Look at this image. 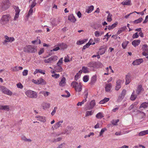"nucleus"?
Instances as JSON below:
<instances>
[{"instance_id":"nucleus-1","label":"nucleus","mask_w":148,"mask_h":148,"mask_svg":"<svg viewBox=\"0 0 148 148\" xmlns=\"http://www.w3.org/2000/svg\"><path fill=\"white\" fill-rule=\"evenodd\" d=\"M71 86L78 92H81L82 89V84L80 83L73 82L71 83Z\"/></svg>"},{"instance_id":"nucleus-2","label":"nucleus","mask_w":148,"mask_h":148,"mask_svg":"<svg viewBox=\"0 0 148 148\" xmlns=\"http://www.w3.org/2000/svg\"><path fill=\"white\" fill-rule=\"evenodd\" d=\"M49 57V56H47L45 57L44 58H46L44 60V62L45 63L48 64L52 63L56 61L58 59V57L55 55L51 56L48 58H46Z\"/></svg>"},{"instance_id":"nucleus-3","label":"nucleus","mask_w":148,"mask_h":148,"mask_svg":"<svg viewBox=\"0 0 148 148\" xmlns=\"http://www.w3.org/2000/svg\"><path fill=\"white\" fill-rule=\"evenodd\" d=\"M11 3L8 0L3 1L0 5V8L3 10H5L8 8L10 5Z\"/></svg>"},{"instance_id":"nucleus-4","label":"nucleus","mask_w":148,"mask_h":148,"mask_svg":"<svg viewBox=\"0 0 148 148\" xmlns=\"http://www.w3.org/2000/svg\"><path fill=\"white\" fill-rule=\"evenodd\" d=\"M102 65V64L99 62L91 61L89 62L87 65L88 67L90 68L96 69L100 67Z\"/></svg>"},{"instance_id":"nucleus-5","label":"nucleus","mask_w":148,"mask_h":148,"mask_svg":"<svg viewBox=\"0 0 148 148\" xmlns=\"http://www.w3.org/2000/svg\"><path fill=\"white\" fill-rule=\"evenodd\" d=\"M23 51L24 52L28 53H33L36 51V49L34 46L29 45L26 46L24 48Z\"/></svg>"},{"instance_id":"nucleus-6","label":"nucleus","mask_w":148,"mask_h":148,"mask_svg":"<svg viewBox=\"0 0 148 148\" xmlns=\"http://www.w3.org/2000/svg\"><path fill=\"white\" fill-rule=\"evenodd\" d=\"M25 94L28 97L32 99H36L38 96L36 92L30 90H27L25 92Z\"/></svg>"},{"instance_id":"nucleus-7","label":"nucleus","mask_w":148,"mask_h":148,"mask_svg":"<svg viewBox=\"0 0 148 148\" xmlns=\"http://www.w3.org/2000/svg\"><path fill=\"white\" fill-rule=\"evenodd\" d=\"M10 18L9 14L3 15L0 20V23L2 25H5L8 22Z\"/></svg>"},{"instance_id":"nucleus-8","label":"nucleus","mask_w":148,"mask_h":148,"mask_svg":"<svg viewBox=\"0 0 148 148\" xmlns=\"http://www.w3.org/2000/svg\"><path fill=\"white\" fill-rule=\"evenodd\" d=\"M32 82L37 84L44 85L46 83L45 80L42 78H39L37 80L33 79Z\"/></svg>"},{"instance_id":"nucleus-9","label":"nucleus","mask_w":148,"mask_h":148,"mask_svg":"<svg viewBox=\"0 0 148 148\" xmlns=\"http://www.w3.org/2000/svg\"><path fill=\"white\" fill-rule=\"evenodd\" d=\"M4 37L5 39L3 42V44L4 45H5L8 42H11L15 40L14 38V37H9L6 35Z\"/></svg>"},{"instance_id":"nucleus-10","label":"nucleus","mask_w":148,"mask_h":148,"mask_svg":"<svg viewBox=\"0 0 148 148\" xmlns=\"http://www.w3.org/2000/svg\"><path fill=\"white\" fill-rule=\"evenodd\" d=\"M63 123V120L60 121L54 124V127H52V128L53 129V130H54V129H57L60 127H62V124Z\"/></svg>"},{"instance_id":"nucleus-11","label":"nucleus","mask_w":148,"mask_h":148,"mask_svg":"<svg viewBox=\"0 0 148 148\" xmlns=\"http://www.w3.org/2000/svg\"><path fill=\"white\" fill-rule=\"evenodd\" d=\"M131 79V75L130 73H128L125 76V83L126 85L129 84Z\"/></svg>"},{"instance_id":"nucleus-12","label":"nucleus","mask_w":148,"mask_h":148,"mask_svg":"<svg viewBox=\"0 0 148 148\" xmlns=\"http://www.w3.org/2000/svg\"><path fill=\"white\" fill-rule=\"evenodd\" d=\"M148 107V102H145L142 103L140 106L139 108L141 110H143Z\"/></svg>"},{"instance_id":"nucleus-13","label":"nucleus","mask_w":148,"mask_h":148,"mask_svg":"<svg viewBox=\"0 0 148 148\" xmlns=\"http://www.w3.org/2000/svg\"><path fill=\"white\" fill-rule=\"evenodd\" d=\"M90 107H86V110H89L93 108L95 105V100L92 101L90 103Z\"/></svg>"},{"instance_id":"nucleus-14","label":"nucleus","mask_w":148,"mask_h":148,"mask_svg":"<svg viewBox=\"0 0 148 148\" xmlns=\"http://www.w3.org/2000/svg\"><path fill=\"white\" fill-rule=\"evenodd\" d=\"M143 62V60L142 59H137L134 61L132 63L134 65H136L140 64L141 63Z\"/></svg>"},{"instance_id":"nucleus-15","label":"nucleus","mask_w":148,"mask_h":148,"mask_svg":"<svg viewBox=\"0 0 148 148\" xmlns=\"http://www.w3.org/2000/svg\"><path fill=\"white\" fill-rule=\"evenodd\" d=\"M42 108L44 110H47L50 107V104L49 103L44 102L42 105Z\"/></svg>"},{"instance_id":"nucleus-16","label":"nucleus","mask_w":148,"mask_h":148,"mask_svg":"<svg viewBox=\"0 0 148 148\" xmlns=\"http://www.w3.org/2000/svg\"><path fill=\"white\" fill-rule=\"evenodd\" d=\"M112 88V84L111 83H108L106 84L105 89V90L107 92H110Z\"/></svg>"},{"instance_id":"nucleus-17","label":"nucleus","mask_w":148,"mask_h":148,"mask_svg":"<svg viewBox=\"0 0 148 148\" xmlns=\"http://www.w3.org/2000/svg\"><path fill=\"white\" fill-rule=\"evenodd\" d=\"M104 33V32L102 31H97L94 32L95 36L97 37L101 36L102 35H103Z\"/></svg>"},{"instance_id":"nucleus-18","label":"nucleus","mask_w":148,"mask_h":148,"mask_svg":"<svg viewBox=\"0 0 148 148\" xmlns=\"http://www.w3.org/2000/svg\"><path fill=\"white\" fill-rule=\"evenodd\" d=\"M121 81L119 79L116 82V86L115 88V89L116 90H118L121 87Z\"/></svg>"},{"instance_id":"nucleus-19","label":"nucleus","mask_w":148,"mask_h":148,"mask_svg":"<svg viewBox=\"0 0 148 148\" xmlns=\"http://www.w3.org/2000/svg\"><path fill=\"white\" fill-rule=\"evenodd\" d=\"M68 20L73 23H75L76 21V19L73 14L69 15L68 18Z\"/></svg>"},{"instance_id":"nucleus-20","label":"nucleus","mask_w":148,"mask_h":148,"mask_svg":"<svg viewBox=\"0 0 148 148\" xmlns=\"http://www.w3.org/2000/svg\"><path fill=\"white\" fill-rule=\"evenodd\" d=\"M140 40H135L133 41L132 44L134 47H136L140 44Z\"/></svg>"},{"instance_id":"nucleus-21","label":"nucleus","mask_w":148,"mask_h":148,"mask_svg":"<svg viewBox=\"0 0 148 148\" xmlns=\"http://www.w3.org/2000/svg\"><path fill=\"white\" fill-rule=\"evenodd\" d=\"M131 2L130 0H125L123 1L121 4L123 5H131Z\"/></svg>"},{"instance_id":"nucleus-22","label":"nucleus","mask_w":148,"mask_h":148,"mask_svg":"<svg viewBox=\"0 0 148 148\" xmlns=\"http://www.w3.org/2000/svg\"><path fill=\"white\" fill-rule=\"evenodd\" d=\"M66 84V79L64 77H63L59 83V85L60 86H64Z\"/></svg>"},{"instance_id":"nucleus-23","label":"nucleus","mask_w":148,"mask_h":148,"mask_svg":"<svg viewBox=\"0 0 148 148\" xmlns=\"http://www.w3.org/2000/svg\"><path fill=\"white\" fill-rule=\"evenodd\" d=\"M60 21H56L55 18L53 19L51 21V23L52 26H55L59 24Z\"/></svg>"},{"instance_id":"nucleus-24","label":"nucleus","mask_w":148,"mask_h":148,"mask_svg":"<svg viewBox=\"0 0 148 148\" xmlns=\"http://www.w3.org/2000/svg\"><path fill=\"white\" fill-rule=\"evenodd\" d=\"M3 93L5 94H6L10 96H11L12 93L11 91L7 89L6 88H5V89L4 91H3Z\"/></svg>"},{"instance_id":"nucleus-25","label":"nucleus","mask_w":148,"mask_h":148,"mask_svg":"<svg viewBox=\"0 0 148 148\" xmlns=\"http://www.w3.org/2000/svg\"><path fill=\"white\" fill-rule=\"evenodd\" d=\"M58 46H59V47L60 49H66L67 47V45L66 44L64 43H60L58 44Z\"/></svg>"},{"instance_id":"nucleus-26","label":"nucleus","mask_w":148,"mask_h":148,"mask_svg":"<svg viewBox=\"0 0 148 148\" xmlns=\"http://www.w3.org/2000/svg\"><path fill=\"white\" fill-rule=\"evenodd\" d=\"M94 111H86L85 113V116L86 117L88 116L92 115L94 113Z\"/></svg>"},{"instance_id":"nucleus-27","label":"nucleus","mask_w":148,"mask_h":148,"mask_svg":"<svg viewBox=\"0 0 148 148\" xmlns=\"http://www.w3.org/2000/svg\"><path fill=\"white\" fill-rule=\"evenodd\" d=\"M36 117L38 118V120L41 122H45L46 121V119L44 117L37 116Z\"/></svg>"},{"instance_id":"nucleus-28","label":"nucleus","mask_w":148,"mask_h":148,"mask_svg":"<svg viewBox=\"0 0 148 148\" xmlns=\"http://www.w3.org/2000/svg\"><path fill=\"white\" fill-rule=\"evenodd\" d=\"M147 134H148V130L140 132L139 133L138 135L139 136H142Z\"/></svg>"},{"instance_id":"nucleus-29","label":"nucleus","mask_w":148,"mask_h":148,"mask_svg":"<svg viewBox=\"0 0 148 148\" xmlns=\"http://www.w3.org/2000/svg\"><path fill=\"white\" fill-rule=\"evenodd\" d=\"M0 109L4 110L9 111V106H0Z\"/></svg>"},{"instance_id":"nucleus-30","label":"nucleus","mask_w":148,"mask_h":148,"mask_svg":"<svg viewBox=\"0 0 148 148\" xmlns=\"http://www.w3.org/2000/svg\"><path fill=\"white\" fill-rule=\"evenodd\" d=\"M143 88L141 85H139L138 86L136 92L138 95L139 94L142 90Z\"/></svg>"},{"instance_id":"nucleus-31","label":"nucleus","mask_w":148,"mask_h":148,"mask_svg":"<svg viewBox=\"0 0 148 148\" xmlns=\"http://www.w3.org/2000/svg\"><path fill=\"white\" fill-rule=\"evenodd\" d=\"M134 94L135 91L134 90L130 97V99L131 100H134L137 97V96L135 95Z\"/></svg>"},{"instance_id":"nucleus-32","label":"nucleus","mask_w":148,"mask_h":148,"mask_svg":"<svg viewBox=\"0 0 148 148\" xmlns=\"http://www.w3.org/2000/svg\"><path fill=\"white\" fill-rule=\"evenodd\" d=\"M99 51L98 52V53L101 55L104 54L105 52V50L103 48V46L99 48Z\"/></svg>"},{"instance_id":"nucleus-33","label":"nucleus","mask_w":148,"mask_h":148,"mask_svg":"<svg viewBox=\"0 0 148 148\" xmlns=\"http://www.w3.org/2000/svg\"><path fill=\"white\" fill-rule=\"evenodd\" d=\"M94 9V6L91 5L88 7V9L86 10V12L88 13H91Z\"/></svg>"},{"instance_id":"nucleus-34","label":"nucleus","mask_w":148,"mask_h":148,"mask_svg":"<svg viewBox=\"0 0 148 148\" xmlns=\"http://www.w3.org/2000/svg\"><path fill=\"white\" fill-rule=\"evenodd\" d=\"M55 70L57 72H60L62 71V69L61 66H56L55 68Z\"/></svg>"},{"instance_id":"nucleus-35","label":"nucleus","mask_w":148,"mask_h":148,"mask_svg":"<svg viewBox=\"0 0 148 148\" xmlns=\"http://www.w3.org/2000/svg\"><path fill=\"white\" fill-rule=\"evenodd\" d=\"M117 22H116L115 23L112 24L111 25H109L108 27V29L109 30H110L116 27V26L118 24Z\"/></svg>"},{"instance_id":"nucleus-36","label":"nucleus","mask_w":148,"mask_h":148,"mask_svg":"<svg viewBox=\"0 0 148 148\" xmlns=\"http://www.w3.org/2000/svg\"><path fill=\"white\" fill-rule=\"evenodd\" d=\"M109 99H110L109 98L106 97L104 98L103 99L101 100L100 101L99 103L101 104H104L108 101Z\"/></svg>"},{"instance_id":"nucleus-37","label":"nucleus","mask_w":148,"mask_h":148,"mask_svg":"<svg viewBox=\"0 0 148 148\" xmlns=\"http://www.w3.org/2000/svg\"><path fill=\"white\" fill-rule=\"evenodd\" d=\"M82 70V72L84 73H89V72L88 68L85 66H83Z\"/></svg>"},{"instance_id":"nucleus-38","label":"nucleus","mask_w":148,"mask_h":148,"mask_svg":"<svg viewBox=\"0 0 148 148\" xmlns=\"http://www.w3.org/2000/svg\"><path fill=\"white\" fill-rule=\"evenodd\" d=\"M142 49L143 51L148 52V46L146 44H144L143 45Z\"/></svg>"},{"instance_id":"nucleus-39","label":"nucleus","mask_w":148,"mask_h":148,"mask_svg":"<svg viewBox=\"0 0 148 148\" xmlns=\"http://www.w3.org/2000/svg\"><path fill=\"white\" fill-rule=\"evenodd\" d=\"M96 117L97 119H101L103 117V113L101 112H99L96 115Z\"/></svg>"},{"instance_id":"nucleus-40","label":"nucleus","mask_w":148,"mask_h":148,"mask_svg":"<svg viewBox=\"0 0 148 148\" xmlns=\"http://www.w3.org/2000/svg\"><path fill=\"white\" fill-rule=\"evenodd\" d=\"M40 93L42 94L45 97L48 96L50 94L49 92L44 91H41L40 92Z\"/></svg>"},{"instance_id":"nucleus-41","label":"nucleus","mask_w":148,"mask_h":148,"mask_svg":"<svg viewBox=\"0 0 148 148\" xmlns=\"http://www.w3.org/2000/svg\"><path fill=\"white\" fill-rule=\"evenodd\" d=\"M143 19L142 18H140L136 20L133 21V23L134 24H138L141 23Z\"/></svg>"},{"instance_id":"nucleus-42","label":"nucleus","mask_w":148,"mask_h":148,"mask_svg":"<svg viewBox=\"0 0 148 148\" xmlns=\"http://www.w3.org/2000/svg\"><path fill=\"white\" fill-rule=\"evenodd\" d=\"M112 15L110 13L108 14L107 16V21H108L110 22L112 21Z\"/></svg>"},{"instance_id":"nucleus-43","label":"nucleus","mask_w":148,"mask_h":148,"mask_svg":"<svg viewBox=\"0 0 148 148\" xmlns=\"http://www.w3.org/2000/svg\"><path fill=\"white\" fill-rule=\"evenodd\" d=\"M129 42L128 41H127L123 42L122 44V47L123 49H125L127 45L128 44Z\"/></svg>"},{"instance_id":"nucleus-44","label":"nucleus","mask_w":148,"mask_h":148,"mask_svg":"<svg viewBox=\"0 0 148 148\" xmlns=\"http://www.w3.org/2000/svg\"><path fill=\"white\" fill-rule=\"evenodd\" d=\"M86 99H84L83 100V101L81 102H79L77 104V106H82V105H83L84 103L86 102Z\"/></svg>"},{"instance_id":"nucleus-45","label":"nucleus","mask_w":148,"mask_h":148,"mask_svg":"<svg viewBox=\"0 0 148 148\" xmlns=\"http://www.w3.org/2000/svg\"><path fill=\"white\" fill-rule=\"evenodd\" d=\"M137 104V102H135L134 103L132 104L129 107V110H131L134 107H135L136 106Z\"/></svg>"},{"instance_id":"nucleus-46","label":"nucleus","mask_w":148,"mask_h":148,"mask_svg":"<svg viewBox=\"0 0 148 148\" xmlns=\"http://www.w3.org/2000/svg\"><path fill=\"white\" fill-rule=\"evenodd\" d=\"M119 120L118 119L117 120H113L112 121V124L115 125H117V123L119 122Z\"/></svg>"},{"instance_id":"nucleus-47","label":"nucleus","mask_w":148,"mask_h":148,"mask_svg":"<svg viewBox=\"0 0 148 148\" xmlns=\"http://www.w3.org/2000/svg\"><path fill=\"white\" fill-rule=\"evenodd\" d=\"M97 80V76L96 75L93 76L91 78V82L92 83H95Z\"/></svg>"},{"instance_id":"nucleus-48","label":"nucleus","mask_w":148,"mask_h":148,"mask_svg":"<svg viewBox=\"0 0 148 148\" xmlns=\"http://www.w3.org/2000/svg\"><path fill=\"white\" fill-rule=\"evenodd\" d=\"M62 138L61 137H59L56 139H53L52 140V141L53 142H58L61 141Z\"/></svg>"},{"instance_id":"nucleus-49","label":"nucleus","mask_w":148,"mask_h":148,"mask_svg":"<svg viewBox=\"0 0 148 148\" xmlns=\"http://www.w3.org/2000/svg\"><path fill=\"white\" fill-rule=\"evenodd\" d=\"M63 58H61L59 60L57 64V66H61V65L62 63L63 62Z\"/></svg>"},{"instance_id":"nucleus-50","label":"nucleus","mask_w":148,"mask_h":148,"mask_svg":"<svg viewBox=\"0 0 148 148\" xmlns=\"http://www.w3.org/2000/svg\"><path fill=\"white\" fill-rule=\"evenodd\" d=\"M83 79L84 82H87L89 80V77L88 76L85 75L83 77Z\"/></svg>"},{"instance_id":"nucleus-51","label":"nucleus","mask_w":148,"mask_h":148,"mask_svg":"<svg viewBox=\"0 0 148 148\" xmlns=\"http://www.w3.org/2000/svg\"><path fill=\"white\" fill-rule=\"evenodd\" d=\"M51 76L52 77H54L55 78H58L60 76L59 74L54 73V72H53V73Z\"/></svg>"},{"instance_id":"nucleus-52","label":"nucleus","mask_w":148,"mask_h":148,"mask_svg":"<svg viewBox=\"0 0 148 148\" xmlns=\"http://www.w3.org/2000/svg\"><path fill=\"white\" fill-rule=\"evenodd\" d=\"M33 12V10L32 8H30L28 13L27 16L29 17L32 15Z\"/></svg>"},{"instance_id":"nucleus-53","label":"nucleus","mask_w":148,"mask_h":148,"mask_svg":"<svg viewBox=\"0 0 148 148\" xmlns=\"http://www.w3.org/2000/svg\"><path fill=\"white\" fill-rule=\"evenodd\" d=\"M84 97L85 99H86L87 98L88 95V90L87 89H85L84 92Z\"/></svg>"},{"instance_id":"nucleus-54","label":"nucleus","mask_w":148,"mask_h":148,"mask_svg":"<svg viewBox=\"0 0 148 148\" xmlns=\"http://www.w3.org/2000/svg\"><path fill=\"white\" fill-rule=\"evenodd\" d=\"M65 92L67 94V95H62L61 96L62 97H68L70 96V93L67 90H66Z\"/></svg>"},{"instance_id":"nucleus-55","label":"nucleus","mask_w":148,"mask_h":148,"mask_svg":"<svg viewBox=\"0 0 148 148\" xmlns=\"http://www.w3.org/2000/svg\"><path fill=\"white\" fill-rule=\"evenodd\" d=\"M57 108H58L56 106L54 107L53 110L51 113V114L52 116H53L55 114Z\"/></svg>"},{"instance_id":"nucleus-56","label":"nucleus","mask_w":148,"mask_h":148,"mask_svg":"<svg viewBox=\"0 0 148 148\" xmlns=\"http://www.w3.org/2000/svg\"><path fill=\"white\" fill-rule=\"evenodd\" d=\"M107 130V129L106 128L102 129L99 133V136H101L103 134L104 132Z\"/></svg>"},{"instance_id":"nucleus-57","label":"nucleus","mask_w":148,"mask_h":148,"mask_svg":"<svg viewBox=\"0 0 148 148\" xmlns=\"http://www.w3.org/2000/svg\"><path fill=\"white\" fill-rule=\"evenodd\" d=\"M14 9L15 10V11L16 12V13H19L20 10L19 9L18 7L16 6L14 8Z\"/></svg>"},{"instance_id":"nucleus-58","label":"nucleus","mask_w":148,"mask_h":148,"mask_svg":"<svg viewBox=\"0 0 148 148\" xmlns=\"http://www.w3.org/2000/svg\"><path fill=\"white\" fill-rule=\"evenodd\" d=\"M85 42L84 40H78L77 41L76 44L77 45H81L83 44Z\"/></svg>"},{"instance_id":"nucleus-59","label":"nucleus","mask_w":148,"mask_h":148,"mask_svg":"<svg viewBox=\"0 0 148 148\" xmlns=\"http://www.w3.org/2000/svg\"><path fill=\"white\" fill-rule=\"evenodd\" d=\"M126 93V90L125 89H123L121 93V95L124 97Z\"/></svg>"},{"instance_id":"nucleus-60","label":"nucleus","mask_w":148,"mask_h":148,"mask_svg":"<svg viewBox=\"0 0 148 148\" xmlns=\"http://www.w3.org/2000/svg\"><path fill=\"white\" fill-rule=\"evenodd\" d=\"M80 74L79 73H77L75 77V79L77 80L80 77Z\"/></svg>"},{"instance_id":"nucleus-61","label":"nucleus","mask_w":148,"mask_h":148,"mask_svg":"<svg viewBox=\"0 0 148 148\" xmlns=\"http://www.w3.org/2000/svg\"><path fill=\"white\" fill-rule=\"evenodd\" d=\"M28 71L27 70H24L22 72L23 75V76H26L28 74Z\"/></svg>"},{"instance_id":"nucleus-62","label":"nucleus","mask_w":148,"mask_h":148,"mask_svg":"<svg viewBox=\"0 0 148 148\" xmlns=\"http://www.w3.org/2000/svg\"><path fill=\"white\" fill-rule=\"evenodd\" d=\"M138 33L137 32H136L133 35L132 38L134 39L138 37Z\"/></svg>"},{"instance_id":"nucleus-63","label":"nucleus","mask_w":148,"mask_h":148,"mask_svg":"<svg viewBox=\"0 0 148 148\" xmlns=\"http://www.w3.org/2000/svg\"><path fill=\"white\" fill-rule=\"evenodd\" d=\"M64 61L65 62H67L70 61L69 57L68 56L64 57Z\"/></svg>"},{"instance_id":"nucleus-64","label":"nucleus","mask_w":148,"mask_h":148,"mask_svg":"<svg viewBox=\"0 0 148 148\" xmlns=\"http://www.w3.org/2000/svg\"><path fill=\"white\" fill-rule=\"evenodd\" d=\"M134 148H145V147L142 145H139L135 146L134 147Z\"/></svg>"}]
</instances>
